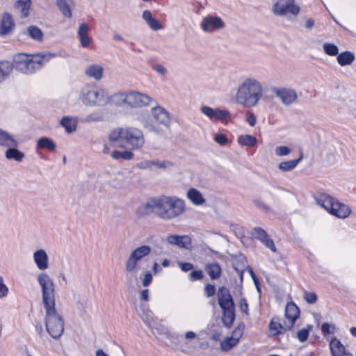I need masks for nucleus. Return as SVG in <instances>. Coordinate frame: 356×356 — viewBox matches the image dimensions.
I'll list each match as a JSON object with an SVG mask.
<instances>
[{
  "label": "nucleus",
  "mask_w": 356,
  "mask_h": 356,
  "mask_svg": "<svg viewBox=\"0 0 356 356\" xmlns=\"http://www.w3.org/2000/svg\"><path fill=\"white\" fill-rule=\"evenodd\" d=\"M263 86L256 78L248 76L243 78L236 90L235 102L245 108L255 106L263 96Z\"/></svg>",
  "instance_id": "1"
},
{
  "label": "nucleus",
  "mask_w": 356,
  "mask_h": 356,
  "mask_svg": "<svg viewBox=\"0 0 356 356\" xmlns=\"http://www.w3.org/2000/svg\"><path fill=\"white\" fill-rule=\"evenodd\" d=\"M56 54L51 52L38 53L33 55L18 54L13 58V69L24 74H32L41 70Z\"/></svg>",
  "instance_id": "2"
},
{
  "label": "nucleus",
  "mask_w": 356,
  "mask_h": 356,
  "mask_svg": "<svg viewBox=\"0 0 356 356\" xmlns=\"http://www.w3.org/2000/svg\"><path fill=\"white\" fill-rule=\"evenodd\" d=\"M184 209V202H147L138 209L137 213L140 217L154 213L163 219H170L180 215Z\"/></svg>",
  "instance_id": "3"
},
{
  "label": "nucleus",
  "mask_w": 356,
  "mask_h": 356,
  "mask_svg": "<svg viewBox=\"0 0 356 356\" xmlns=\"http://www.w3.org/2000/svg\"><path fill=\"white\" fill-rule=\"evenodd\" d=\"M45 311V325L47 332L54 339H58L64 331V320L56 310V305L44 307Z\"/></svg>",
  "instance_id": "4"
},
{
  "label": "nucleus",
  "mask_w": 356,
  "mask_h": 356,
  "mask_svg": "<svg viewBox=\"0 0 356 356\" xmlns=\"http://www.w3.org/2000/svg\"><path fill=\"white\" fill-rule=\"evenodd\" d=\"M151 252L152 248L147 245H143L134 249L125 261L126 275L136 277L140 269V262L145 257L149 256Z\"/></svg>",
  "instance_id": "5"
},
{
  "label": "nucleus",
  "mask_w": 356,
  "mask_h": 356,
  "mask_svg": "<svg viewBox=\"0 0 356 356\" xmlns=\"http://www.w3.org/2000/svg\"><path fill=\"white\" fill-rule=\"evenodd\" d=\"M218 304L222 310V322L227 327H230L235 319L234 304L229 291L221 286L218 291Z\"/></svg>",
  "instance_id": "6"
},
{
  "label": "nucleus",
  "mask_w": 356,
  "mask_h": 356,
  "mask_svg": "<svg viewBox=\"0 0 356 356\" xmlns=\"http://www.w3.org/2000/svg\"><path fill=\"white\" fill-rule=\"evenodd\" d=\"M79 99L88 106H102L106 102L104 89L92 85H86L81 88Z\"/></svg>",
  "instance_id": "7"
},
{
  "label": "nucleus",
  "mask_w": 356,
  "mask_h": 356,
  "mask_svg": "<svg viewBox=\"0 0 356 356\" xmlns=\"http://www.w3.org/2000/svg\"><path fill=\"white\" fill-rule=\"evenodd\" d=\"M36 280L41 289L43 307L56 305V286L53 279L47 273L40 272L38 274Z\"/></svg>",
  "instance_id": "8"
},
{
  "label": "nucleus",
  "mask_w": 356,
  "mask_h": 356,
  "mask_svg": "<svg viewBox=\"0 0 356 356\" xmlns=\"http://www.w3.org/2000/svg\"><path fill=\"white\" fill-rule=\"evenodd\" d=\"M317 203L330 214L338 218H346L351 212L350 207L343 202H317Z\"/></svg>",
  "instance_id": "9"
},
{
  "label": "nucleus",
  "mask_w": 356,
  "mask_h": 356,
  "mask_svg": "<svg viewBox=\"0 0 356 356\" xmlns=\"http://www.w3.org/2000/svg\"><path fill=\"white\" fill-rule=\"evenodd\" d=\"M124 143L133 150L140 149L145 143L143 132L136 128H126L124 139Z\"/></svg>",
  "instance_id": "10"
},
{
  "label": "nucleus",
  "mask_w": 356,
  "mask_h": 356,
  "mask_svg": "<svg viewBox=\"0 0 356 356\" xmlns=\"http://www.w3.org/2000/svg\"><path fill=\"white\" fill-rule=\"evenodd\" d=\"M272 11L276 16H283L289 13L297 15L300 8L294 4V0H279L273 4Z\"/></svg>",
  "instance_id": "11"
},
{
  "label": "nucleus",
  "mask_w": 356,
  "mask_h": 356,
  "mask_svg": "<svg viewBox=\"0 0 356 356\" xmlns=\"http://www.w3.org/2000/svg\"><path fill=\"white\" fill-rule=\"evenodd\" d=\"M225 26V23L222 19L217 16L209 15L202 18L200 23L201 29L207 33H211L215 31L220 30Z\"/></svg>",
  "instance_id": "12"
},
{
  "label": "nucleus",
  "mask_w": 356,
  "mask_h": 356,
  "mask_svg": "<svg viewBox=\"0 0 356 356\" xmlns=\"http://www.w3.org/2000/svg\"><path fill=\"white\" fill-rule=\"evenodd\" d=\"M152 99L146 94L137 91L128 92V106L133 108H138L148 106Z\"/></svg>",
  "instance_id": "13"
},
{
  "label": "nucleus",
  "mask_w": 356,
  "mask_h": 356,
  "mask_svg": "<svg viewBox=\"0 0 356 356\" xmlns=\"http://www.w3.org/2000/svg\"><path fill=\"white\" fill-rule=\"evenodd\" d=\"M272 91L284 105L293 104L298 98L297 92L292 88H273Z\"/></svg>",
  "instance_id": "14"
},
{
  "label": "nucleus",
  "mask_w": 356,
  "mask_h": 356,
  "mask_svg": "<svg viewBox=\"0 0 356 356\" xmlns=\"http://www.w3.org/2000/svg\"><path fill=\"white\" fill-rule=\"evenodd\" d=\"M141 318H143L145 323H146L149 327L152 329V332L155 335H159L161 337L162 336H165L167 338L169 337L170 333L168 330L162 325H156V323L153 319V315L151 311L147 310L146 312H143L141 314Z\"/></svg>",
  "instance_id": "15"
},
{
  "label": "nucleus",
  "mask_w": 356,
  "mask_h": 356,
  "mask_svg": "<svg viewBox=\"0 0 356 356\" xmlns=\"http://www.w3.org/2000/svg\"><path fill=\"white\" fill-rule=\"evenodd\" d=\"M252 235L267 248L270 249L273 252H277V249L273 239L270 238L264 229L259 227H254L252 231Z\"/></svg>",
  "instance_id": "16"
},
{
  "label": "nucleus",
  "mask_w": 356,
  "mask_h": 356,
  "mask_svg": "<svg viewBox=\"0 0 356 356\" xmlns=\"http://www.w3.org/2000/svg\"><path fill=\"white\" fill-rule=\"evenodd\" d=\"M201 112L208 117L211 120L223 121L230 117V113L227 110H221L220 108L214 109L209 106H203L201 107Z\"/></svg>",
  "instance_id": "17"
},
{
  "label": "nucleus",
  "mask_w": 356,
  "mask_h": 356,
  "mask_svg": "<svg viewBox=\"0 0 356 356\" xmlns=\"http://www.w3.org/2000/svg\"><path fill=\"white\" fill-rule=\"evenodd\" d=\"M33 261L37 268L42 272L49 268V256L44 249H38L33 252Z\"/></svg>",
  "instance_id": "18"
},
{
  "label": "nucleus",
  "mask_w": 356,
  "mask_h": 356,
  "mask_svg": "<svg viewBox=\"0 0 356 356\" xmlns=\"http://www.w3.org/2000/svg\"><path fill=\"white\" fill-rule=\"evenodd\" d=\"M329 347L332 356H354L337 338H332L330 341Z\"/></svg>",
  "instance_id": "19"
},
{
  "label": "nucleus",
  "mask_w": 356,
  "mask_h": 356,
  "mask_svg": "<svg viewBox=\"0 0 356 356\" xmlns=\"http://www.w3.org/2000/svg\"><path fill=\"white\" fill-rule=\"evenodd\" d=\"M167 242L181 248L189 249L191 247V238L187 235L179 236L176 234L169 235L166 238Z\"/></svg>",
  "instance_id": "20"
},
{
  "label": "nucleus",
  "mask_w": 356,
  "mask_h": 356,
  "mask_svg": "<svg viewBox=\"0 0 356 356\" xmlns=\"http://www.w3.org/2000/svg\"><path fill=\"white\" fill-rule=\"evenodd\" d=\"M152 113L154 120L159 124L169 127L170 118L169 113L163 107L157 106L152 108Z\"/></svg>",
  "instance_id": "21"
},
{
  "label": "nucleus",
  "mask_w": 356,
  "mask_h": 356,
  "mask_svg": "<svg viewBox=\"0 0 356 356\" xmlns=\"http://www.w3.org/2000/svg\"><path fill=\"white\" fill-rule=\"evenodd\" d=\"M300 310L297 305L293 302H289L285 308V321L287 327H293L297 318L299 317Z\"/></svg>",
  "instance_id": "22"
},
{
  "label": "nucleus",
  "mask_w": 356,
  "mask_h": 356,
  "mask_svg": "<svg viewBox=\"0 0 356 356\" xmlns=\"http://www.w3.org/2000/svg\"><path fill=\"white\" fill-rule=\"evenodd\" d=\"M125 131L126 128H118L113 130L108 136L111 145L113 147L124 148V139Z\"/></svg>",
  "instance_id": "23"
},
{
  "label": "nucleus",
  "mask_w": 356,
  "mask_h": 356,
  "mask_svg": "<svg viewBox=\"0 0 356 356\" xmlns=\"http://www.w3.org/2000/svg\"><path fill=\"white\" fill-rule=\"evenodd\" d=\"M241 336L242 332L241 330H234L231 337H226L220 343L221 350L223 351H228L231 350L238 344Z\"/></svg>",
  "instance_id": "24"
},
{
  "label": "nucleus",
  "mask_w": 356,
  "mask_h": 356,
  "mask_svg": "<svg viewBox=\"0 0 356 356\" xmlns=\"http://www.w3.org/2000/svg\"><path fill=\"white\" fill-rule=\"evenodd\" d=\"M79 118L72 115H65L59 121V124L65 129L67 134L76 131Z\"/></svg>",
  "instance_id": "25"
},
{
  "label": "nucleus",
  "mask_w": 356,
  "mask_h": 356,
  "mask_svg": "<svg viewBox=\"0 0 356 356\" xmlns=\"http://www.w3.org/2000/svg\"><path fill=\"white\" fill-rule=\"evenodd\" d=\"M15 26L13 16L8 13H4L0 23V35L4 36L12 32Z\"/></svg>",
  "instance_id": "26"
},
{
  "label": "nucleus",
  "mask_w": 356,
  "mask_h": 356,
  "mask_svg": "<svg viewBox=\"0 0 356 356\" xmlns=\"http://www.w3.org/2000/svg\"><path fill=\"white\" fill-rule=\"evenodd\" d=\"M286 324V321L284 322L283 325L281 324L278 317H273L269 323V330L271 335L276 336L291 329V327H287Z\"/></svg>",
  "instance_id": "27"
},
{
  "label": "nucleus",
  "mask_w": 356,
  "mask_h": 356,
  "mask_svg": "<svg viewBox=\"0 0 356 356\" xmlns=\"http://www.w3.org/2000/svg\"><path fill=\"white\" fill-rule=\"evenodd\" d=\"M104 67L99 64H91L85 69V74L95 81H99L103 77Z\"/></svg>",
  "instance_id": "28"
},
{
  "label": "nucleus",
  "mask_w": 356,
  "mask_h": 356,
  "mask_svg": "<svg viewBox=\"0 0 356 356\" xmlns=\"http://www.w3.org/2000/svg\"><path fill=\"white\" fill-rule=\"evenodd\" d=\"M89 26L86 23H81L79 25L77 35L82 47H88L92 39L88 35Z\"/></svg>",
  "instance_id": "29"
},
{
  "label": "nucleus",
  "mask_w": 356,
  "mask_h": 356,
  "mask_svg": "<svg viewBox=\"0 0 356 356\" xmlns=\"http://www.w3.org/2000/svg\"><path fill=\"white\" fill-rule=\"evenodd\" d=\"M19 143L12 134L0 129V146L17 147Z\"/></svg>",
  "instance_id": "30"
},
{
  "label": "nucleus",
  "mask_w": 356,
  "mask_h": 356,
  "mask_svg": "<svg viewBox=\"0 0 356 356\" xmlns=\"http://www.w3.org/2000/svg\"><path fill=\"white\" fill-rule=\"evenodd\" d=\"M31 6V0H17L14 4V8L20 13L23 18L27 17Z\"/></svg>",
  "instance_id": "31"
},
{
  "label": "nucleus",
  "mask_w": 356,
  "mask_h": 356,
  "mask_svg": "<svg viewBox=\"0 0 356 356\" xmlns=\"http://www.w3.org/2000/svg\"><path fill=\"white\" fill-rule=\"evenodd\" d=\"M142 18L147 22L150 29L154 31H159L162 29L161 23L152 17V14L150 10H145L142 13Z\"/></svg>",
  "instance_id": "32"
},
{
  "label": "nucleus",
  "mask_w": 356,
  "mask_h": 356,
  "mask_svg": "<svg viewBox=\"0 0 356 356\" xmlns=\"http://www.w3.org/2000/svg\"><path fill=\"white\" fill-rule=\"evenodd\" d=\"M302 159L303 154L302 152H300V156L298 159L280 162L278 165V168L280 171L284 172L293 170L296 168V166L302 160Z\"/></svg>",
  "instance_id": "33"
},
{
  "label": "nucleus",
  "mask_w": 356,
  "mask_h": 356,
  "mask_svg": "<svg viewBox=\"0 0 356 356\" xmlns=\"http://www.w3.org/2000/svg\"><path fill=\"white\" fill-rule=\"evenodd\" d=\"M8 149L5 152V156L7 159L14 160L21 162L24 158V154L17 149V147H8Z\"/></svg>",
  "instance_id": "34"
},
{
  "label": "nucleus",
  "mask_w": 356,
  "mask_h": 356,
  "mask_svg": "<svg viewBox=\"0 0 356 356\" xmlns=\"http://www.w3.org/2000/svg\"><path fill=\"white\" fill-rule=\"evenodd\" d=\"M13 70L12 63L7 60L0 61V83L7 79Z\"/></svg>",
  "instance_id": "35"
},
{
  "label": "nucleus",
  "mask_w": 356,
  "mask_h": 356,
  "mask_svg": "<svg viewBox=\"0 0 356 356\" xmlns=\"http://www.w3.org/2000/svg\"><path fill=\"white\" fill-rule=\"evenodd\" d=\"M205 270L211 280H216L221 274V267L216 262L207 264Z\"/></svg>",
  "instance_id": "36"
},
{
  "label": "nucleus",
  "mask_w": 356,
  "mask_h": 356,
  "mask_svg": "<svg viewBox=\"0 0 356 356\" xmlns=\"http://www.w3.org/2000/svg\"><path fill=\"white\" fill-rule=\"evenodd\" d=\"M37 148L54 151L56 148L54 141L48 137H41L37 141Z\"/></svg>",
  "instance_id": "37"
},
{
  "label": "nucleus",
  "mask_w": 356,
  "mask_h": 356,
  "mask_svg": "<svg viewBox=\"0 0 356 356\" xmlns=\"http://www.w3.org/2000/svg\"><path fill=\"white\" fill-rule=\"evenodd\" d=\"M355 60V55L353 53L346 51L338 54L337 62L341 66L351 65Z\"/></svg>",
  "instance_id": "38"
},
{
  "label": "nucleus",
  "mask_w": 356,
  "mask_h": 356,
  "mask_svg": "<svg viewBox=\"0 0 356 356\" xmlns=\"http://www.w3.org/2000/svg\"><path fill=\"white\" fill-rule=\"evenodd\" d=\"M27 34L33 40L41 42L43 39V33L42 30L36 26H29L27 27Z\"/></svg>",
  "instance_id": "39"
},
{
  "label": "nucleus",
  "mask_w": 356,
  "mask_h": 356,
  "mask_svg": "<svg viewBox=\"0 0 356 356\" xmlns=\"http://www.w3.org/2000/svg\"><path fill=\"white\" fill-rule=\"evenodd\" d=\"M111 100L117 106H128V92L115 93L111 97Z\"/></svg>",
  "instance_id": "40"
},
{
  "label": "nucleus",
  "mask_w": 356,
  "mask_h": 356,
  "mask_svg": "<svg viewBox=\"0 0 356 356\" xmlns=\"http://www.w3.org/2000/svg\"><path fill=\"white\" fill-rule=\"evenodd\" d=\"M111 156L116 160L122 159L124 161H130L134 158V154L130 150H124L122 152L114 150L111 152Z\"/></svg>",
  "instance_id": "41"
},
{
  "label": "nucleus",
  "mask_w": 356,
  "mask_h": 356,
  "mask_svg": "<svg viewBox=\"0 0 356 356\" xmlns=\"http://www.w3.org/2000/svg\"><path fill=\"white\" fill-rule=\"evenodd\" d=\"M238 143L242 146L253 147L257 144V138L252 135H241L238 138Z\"/></svg>",
  "instance_id": "42"
},
{
  "label": "nucleus",
  "mask_w": 356,
  "mask_h": 356,
  "mask_svg": "<svg viewBox=\"0 0 356 356\" xmlns=\"http://www.w3.org/2000/svg\"><path fill=\"white\" fill-rule=\"evenodd\" d=\"M56 4L65 17H72L71 8L66 0H56Z\"/></svg>",
  "instance_id": "43"
},
{
  "label": "nucleus",
  "mask_w": 356,
  "mask_h": 356,
  "mask_svg": "<svg viewBox=\"0 0 356 356\" xmlns=\"http://www.w3.org/2000/svg\"><path fill=\"white\" fill-rule=\"evenodd\" d=\"M103 116L99 111H93L81 119L82 123L97 122L102 120Z\"/></svg>",
  "instance_id": "44"
},
{
  "label": "nucleus",
  "mask_w": 356,
  "mask_h": 356,
  "mask_svg": "<svg viewBox=\"0 0 356 356\" xmlns=\"http://www.w3.org/2000/svg\"><path fill=\"white\" fill-rule=\"evenodd\" d=\"M323 48L325 53L329 56H334L339 54V48L334 44L325 43Z\"/></svg>",
  "instance_id": "45"
},
{
  "label": "nucleus",
  "mask_w": 356,
  "mask_h": 356,
  "mask_svg": "<svg viewBox=\"0 0 356 356\" xmlns=\"http://www.w3.org/2000/svg\"><path fill=\"white\" fill-rule=\"evenodd\" d=\"M312 325H307L306 327L300 330L297 332V337L300 342H305L309 336V332L312 330Z\"/></svg>",
  "instance_id": "46"
},
{
  "label": "nucleus",
  "mask_w": 356,
  "mask_h": 356,
  "mask_svg": "<svg viewBox=\"0 0 356 356\" xmlns=\"http://www.w3.org/2000/svg\"><path fill=\"white\" fill-rule=\"evenodd\" d=\"M186 196L189 200H205L201 193L194 188L188 191Z\"/></svg>",
  "instance_id": "47"
},
{
  "label": "nucleus",
  "mask_w": 356,
  "mask_h": 356,
  "mask_svg": "<svg viewBox=\"0 0 356 356\" xmlns=\"http://www.w3.org/2000/svg\"><path fill=\"white\" fill-rule=\"evenodd\" d=\"M336 330V327L334 324H330L327 323H324L321 325V331L322 333L325 336L328 334H334Z\"/></svg>",
  "instance_id": "48"
},
{
  "label": "nucleus",
  "mask_w": 356,
  "mask_h": 356,
  "mask_svg": "<svg viewBox=\"0 0 356 356\" xmlns=\"http://www.w3.org/2000/svg\"><path fill=\"white\" fill-rule=\"evenodd\" d=\"M291 152V149L287 146L282 145L277 146L275 149V154L278 156H284L289 154Z\"/></svg>",
  "instance_id": "49"
},
{
  "label": "nucleus",
  "mask_w": 356,
  "mask_h": 356,
  "mask_svg": "<svg viewBox=\"0 0 356 356\" xmlns=\"http://www.w3.org/2000/svg\"><path fill=\"white\" fill-rule=\"evenodd\" d=\"M304 298L307 302L314 304L317 300V296L314 292H305L304 294Z\"/></svg>",
  "instance_id": "50"
},
{
  "label": "nucleus",
  "mask_w": 356,
  "mask_h": 356,
  "mask_svg": "<svg viewBox=\"0 0 356 356\" xmlns=\"http://www.w3.org/2000/svg\"><path fill=\"white\" fill-rule=\"evenodd\" d=\"M152 274L149 271H147L143 277L142 280V284L143 286L147 287L152 282Z\"/></svg>",
  "instance_id": "51"
},
{
  "label": "nucleus",
  "mask_w": 356,
  "mask_h": 356,
  "mask_svg": "<svg viewBox=\"0 0 356 356\" xmlns=\"http://www.w3.org/2000/svg\"><path fill=\"white\" fill-rule=\"evenodd\" d=\"M8 291V287L4 284L3 277H0V298L6 297Z\"/></svg>",
  "instance_id": "52"
},
{
  "label": "nucleus",
  "mask_w": 356,
  "mask_h": 356,
  "mask_svg": "<svg viewBox=\"0 0 356 356\" xmlns=\"http://www.w3.org/2000/svg\"><path fill=\"white\" fill-rule=\"evenodd\" d=\"M314 200H334L333 197L330 196L328 194L319 192L314 196Z\"/></svg>",
  "instance_id": "53"
},
{
  "label": "nucleus",
  "mask_w": 356,
  "mask_h": 356,
  "mask_svg": "<svg viewBox=\"0 0 356 356\" xmlns=\"http://www.w3.org/2000/svg\"><path fill=\"white\" fill-rule=\"evenodd\" d=\"M189 277L192 281L200 280L203 277V273L201 270H193L190 273Z\"/></svg>",
  "instance_id": "54"
},
{
  "label": "nucleus",
  "mask_w": 356,
  "mask_h": 356,
  "mask_svg": "<svg viewBox=\"0 0 356 356\" xmlns=\"http://www.w3.org/2000/svg\"><path fill=\"white\" fill-rule=\"evenodd\" d=\"M214 140L218 144H219L220 145H224L227 142V138L226 136L222 134H216Z\"/></svg>",
  "instance_id": "55"
},
{
  "label": "nucleus",
  "mask_w": 356,
  "mask_h": 356,
  "mask_svg": "<svg viewBox=\"0 0 356 356\" xmlns=\"http://www.w3.org/2000/svg\"><path fill=\"white\" fill-rule=\"evenodd\" d=\"M239 308L241 312L248 315V305L245 298H241L239 301Z\"/></svg>",
  "instance_id": "56"
},
{
  "label": "nucleus",
  "mask_w": 356,
  "mask_h": 356,
  "mask_svg": "<svg viewBox=\"0 0 356 356\" xmlns=\"http://www.w3.org/2000/svg\"><path fill=\"white\" fill-rule=\"evenodd\" d=\"M178 265L184 272H188L193 268V265L189 262H179Z\"/></svg>",
  "instance_id": "57"
},
{
  "label": "nucleus",
  "mask_w": 356,
  "mask_h": 356,
  "mask_svg": "<svg viewBox=\"0 0 356 356\" xmlns=\"http://www.w3.org/2000/svg\"><path fill=\"white\" fill-rule=\"evenodd\" d=\"M216 292V287L214 285L208 284L205 286V293L207 297L213 296Z\"/></svg>",
  "instance_id": "58"
},
{
  "label": "nucleus",
  "mask_w": 356,
  "mask_h": 356,
  "mask_svg": "<svg viewBox=\"0 0 356 356\" xmlns=\"http://www.w3.org/2000/svg\"><path fill=\"white\" fill-rule=\"evenodd\" d=\"M153 161V165H155L158 167L159 168H166L168 166H172V163L170 162H166V161H159L158 160L156 161Z\"/></svg>",
  "instance_id": "59"
},
{
  "label": "nucleus",
  "mask_w": 356,
  "mask_h": 356,
  "mask_svg": "<svg viewBox=\"0 0 356 356\" xmlns=\"http://www.w3.org/2000/svg\"><path fill=\"white\" fill-rule=\"evenodd\" d=\"M152 161H144L138 164V167L140 169H151L153 165Z\"/></svg>",
  "instance_id": "60"
},
{
  "label": "nucleus",
  "mask_w": 356,
  "mask_h": 356,
  "mask_svg": "<svg viewBox=\"0 0 356 356\" xmlns=\"http://www.w3.org/2000/svg\"><path fill=\"white\" fill-rule=\"evenodd\" d=\"M153 69L159 74L165 76L167 73V69L163 65H156Z\"/></svg>",
  "instance_id": "61"
},
{
  "label": "nucleus",
  "mask_w": 356,
  "mask_h": 356,
  "mask_svg": "<svg viewBox=\"0 0 356 356\" xmlns=\"http://www.w3.org/2000/svg\"><path fill=\"white\" fill-rule=\"evenodd\" d=\"M140 299L143 301L149 300V290L144 289L140 291Z\"/></svg>",
  "instance_id": "62"
},
{
  "label": "nucleus",
  "mask_w": 356,
  "mask_h": 356,
  "mask_svg": "<svg viewBox=\"0 0 356 356\" xmlns=\"http://www.w3.org/2000/svg\"><path fill=\"white\" fill-rule=\"evenodd\" d=\"M247 122L250 126H254L256 123L255 116L251 113L247 118Z\"/></svg>",
  "instance_id": "63"
},
{
  "label": "nucleus",
  "mask_w": 356,
  "mask_h": 356,
  "mask_svg": "<svg viewBox=\"0 0 356 356\" xmlns=\"http://www.w3.org/2000/svg\"><path fill=\"white\" fill-rule=\"evenodd\" d=\"M184 338L187 340H192L196 338V334L193 331H188L184 335Z\"/></svg>",
  "instance_id": "64"
}]
</instances>
